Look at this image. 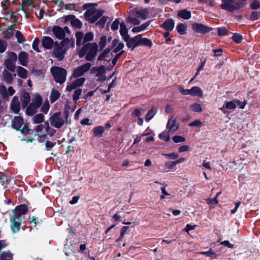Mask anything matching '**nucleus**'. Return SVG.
Segmentation results:
<instances>
[{"mask_svg": "<svg viewBox=\"0 0 260 260\" xmlns=\"http://www.w3.org/2000/svg\"><path fill=\"white\" fill-rule=\"evenodd\" d=\"M50 105L48 101L45 102L41 108V111L44 114H47L49 111Z\"/></svg>", "mask_w": 260, "mask_h": 260, "instance_id": "13d9d810", "label": "nucleus"}, {"mask_svg": "<svg viewBox=\"0 0 260 260\" xmlns=\"http://www.w3.org/2000/svg\"><path fill=\"white\" fill-rule=\"evenodd\" d=\"M151 21H148L146 23L142 24V25L138 26H135L133 28L132 31L136 33L141 32L147 28V27L150 25Z\"/></svg>", "mask_w": 260, "mask_h": 260, "instance_id": "5701e85b", "label": "nucleus"}, {"mask_svg": "<svg viewBox=\"0 0 260 260\" xmlns=\"http://www.w3.org/2000/svg\"><path fill=\"white\" fill-rule=\"evenodd\" d=\"M11 110L15 114L19 113L20 110V105L18 97L15 96L13 97L10 104Z\"/></svg>", "mask_w": 260, "mask_h": 260, "instance_id": "2eb2a0df", "label": "nucleus"}, {"mask_svg": "<svg viewBox=\"0 0 260 260\" xmlns=\"http://www.w3.org/2000/svg\"><path fill=\"white\" fill-rule=\"evenodd\" d=\"M155 114L156 112L153 109L149 110L146 115L145 120L148 122L153 117Z\"/></svg>", "mask_w": 260, "mask_h": 260, "instance_id": "3c124183", "label": "nucleus"}, {"mask_svg": "<svg viewBox=\"0 0 260 260\" xmlns=\"http://www.w3.org/2000/svg\"><path fill=\"white\" fill-rule=\"evenodd\" d=\"M103 10H96L95 8L87 9L84 13V18L90 23L96 22L104 14Z\"/></svg>", "mask_w": 260, "mask_h": 260, "instance_id": "20e7f679", "label": "nucleus"}, {"mask_svg": "<svg viewBox=\"0 0 260 260\" xmlns=\"http://www.w3.org/2000/svg\"><path fill=\"white\" fill-rule=\"evenodd\" d=\"M24 124V120L22 117L20 116H15L12 120L11 126L17 131L20 129Z\"/></svg>", "mask_w": 260, "mask_h": 260, "instance_id": "9b49d317", "label": "nucleus"}, {"mask_svg": "<svg viewBox=\"0 0 260 260\" xmlns=\"http://www.w3.org/2000/svg\"><path fill=\"white\" fill-rule=\"evenodd\" d=\"M27 71L24 68L18 66L17 68V74L18 76L23 79H26L27 77Z\"/></svg>", "mask_w": 260, "mask_h": 260, "instance_id": "c756f323", "label": "nucleus"}, {"mask_svg": "<svg viewBox=\"0 0 260 260\" xmlns=\"http://www.w3.org/2000/svg\"><path fill=\"white\" fill-rule=\"evenodd\" d=\"M260 18V12L253 11L249 15L248 19L251 21H255Z\"/></svg>", "mask_w": 260, "mask_h": 260, "instance_id": "f704fd0d", "label": "nucleus"}, {"mask_svg": "<svg viewBox=\"0 0 260 260\" xmlns=\"http://www.w3.org/2000/svg\"><path fill=\"white\" fill-rule=\"evenodd\" d=\"M40 42L39 38H36L35 40H34L32 44V47L34 50H35L37 52H40L41 51L40 50L38 45Z\"/></svg>", "mask_w": 260, "mask_h": 260, "instance_id": "5fc2aeb1", "label": "nucleus"}, {"mask_svg": "<svg viewBox=\"0 0 260 260\" xmlns=\"http://www.w3.org/2000/svg\"><path fill=\"white\" fill-rule=\"evenodd\" d=\"M42 45L46 49H51L53 46L55 45V42L50 37H44L42 41Z\"/></svg>", "mask_w": 260, "mask_h": 260, "instance_id": "dca6fc26", "label": "nucleus"}, {"mask_svg": "<svg viewBox=\"0 0 260 260\" xmlns=\"http://www.w3.org/2000/svg\"><path fill=\"white\" fill-rule=\"evenodd\" d=\"M141 39V35H138L133 38H131L129 36V38L124 40L126 43V46L129 48L134 49L136 47L140 46V41Z\"/></svg>", "mask_w": 260, "mask_h": 260, "instance_id": "9d476101", "label": "nucleus"}, {"mask_svg": "<svg viewBox=\"0 0 260 260\" xmlns=\"http://www.w3.org/2000/svg\"><path fill=\"white\" fill-rule=\"evenodd\" d=\"M18 60L20 64L24 67H27L28 63V54L24 51H21L18 55Z\"/></svg>", "mask_w": 260, "mask_h": 260, "instance_id": "a211bd4d", "label": "nucleus"}, {"mask_svg": "<svg viewBox=\"0 0 260 260\" xmlns=\"http://www.w3.org/2000/svg\"><path fill=\"white\" fill-rule=\"evenodd\" d=\"M43 102L42 96L37 94L32 99L31 102L26 109V114L28 116H32L37 112V109L41 106Z\"/></svg>", "mask_w": 260, "mask_h": 260, "instance_id": "7ed1b4c3", "label": "nucleus"}, {"mask_svg": "<svg viewBox=\"0 0 260 260\" xmlns=\"http://www.w3.org/2000/svg\"><path fill=\"white\" fill-rule=\"evenodd\" d=\"M120 24L119 18L116 19L112 23L111 29L114 31L117 30L118 29V26Z\"/></svg>", "mask_w": 260, "mask_h": 260, "instance_id": "774afa93", "label": "nucleus"}, {"mask_svg": "<svg viewBox=\"0 0 260 260\" xmlns=\"http://www.w3.org/2000/svg\"><path fill=\"white\" fill-rule=\"evenodd\" d=\"M235 0H222L220 7L223 10L230 12V7L233 4Z\"/></svg>", "mask_w": 260, "mask_h": 260, "instance_id": "b1692460", "label": "nucleus"}, {"mask_svg": "<svg viewBox=\"0 0 260 260\" xmlns=\"http://www.w3.org/2000/svg\"><path fill=\"white\" fill-rule=\"evenodd\" d=\"M44 120V116L42 113H39L34 116L32 118L33 123L35 124L41 123Z\"/></svg>", "mask_w": 260, "mask_h": 260, "instance_id": "7c9ffc66", "label": "nucleus"}, {"mask_svg": "<svg viewBox=\"0 0 260 260\" xmlns=\"http://www.w3.org/2000/svg\"><path fill=\"white\" fill-rule=\"evenodd\" d=\"M12 59H6L5 60L4 64L7 70L11 72L15 71V62Z\"/></svg>", "mask_w": 260, "mask_h": 260, "instance_id": "bb28decb", "label": "nucleus"}, {"mask_svg": "<svg viewBox=\"0 0 260 260\" xmlns=\"http://www.w3.org/2000/svg\"><path fill=\"white\" fill-rule=\"evenodd\" d=\"M174 143H178L180 142H184L185 141V138L182 136L177 135L172 138Z\"/></svg>", "mask_w": 260, "mask_h": 260, "instance_id": "e2e57ef3", "label": "nucleus"}, {"mask_svg": "<svg viewBox=\"0 0 260 260\" xmlns=\"http://www.w3.org/2000/svg\"><path fill=\"white\" fill-rule=\"evenodd\" d=\"M52 31L55 37L59 40L63 39L66 36L64 30L59 26H54L52 28Z\"/></svg>", "mask_w": 260, "mask_h": 260, "instance_id": "ddd939ff", "label": "nucleus"}, {"mask_svg": "<svg viewBox=\"0 0 260 260\" xmlns=\"http://www.w3.org/2000/svg\"><path fill=\"white\" fill-rule=\"evenodd\" d=\"M82 93V89L80 88H77L74 91V93L73 96V100L74 102H76L80 98V96Z\"/></svg>", "mask_w": 260, "mask_h": 260, "instance_id": "864d4df0", "label": "nucleus"}, {"mask_svg": "<svg viewBox=\"0 0 260 260\" xmlns=\"http://www.w3.org/2000/svg\"><path fill=\"white\" fill-rule=\"evenodd\" d=\"M67 51V48L62 47L60 45H59V43L56 41L55 42L52 56L57 58L58 61H61L64 58Z\"/></svg>", "mask_w": 260, "mask_h": 260, "instance_id": "423d86ee", "label": "nucleus"}, {"mask_svg": "<svg viewBox=\"0 0 260 260\" xmlns=\"http://www.w3.org/2000/svg\"><path fill=\"white\" fill-rule=\"evenodd\" d=\"M22 219H18L12 217H10L11 228L13 233H15L19 231Z\"/></svg>", "mask_w": 260, "mask_h": 260, "instance_id": "f3484780", "label": "nucleus"}, {"mask_svg": "<svg viewBox=\"0 0 260 260\" xmlns=\"http://www.w3.org/2000/svg\"><path fill=\"white\" fill-rule=\"evenodd\" d=\"M51 72L55 82L62 84L66 81L67 71L61 67H52Z\"/></svg>", "mask_w": 260, "mask_h": 260, "instance_id": "f03ea898", "label": "nucleus"}, {"mask_svg": "<svg viewBox=\"0 0 260 260\" xmlns=\"http://www.w3.org/2000/svg\"><path fill=\"white\" fill-rule=\"evenodd\" d=\"M3 77L4 80L7 82V84H11L13 81V77L11 73L9 71L5 70L3 72Z\"/></svg>", "mask_w": 260, "mask_h": 260, "instance_id": "a878e982", "label": "nucleus"}, {"mask_svg": "<svg viewBox=\"0 0 260 260\" xmlns=\"http://www.w3.org/2000/svg\"><path fill=\"white\" fill-rule=\"evenodd\" d=\"M245 4L242 1H239L233 3V4L230 7L231 10L230 12H233L235 10H238L240 8L244 7Z\"/></svg>", "mask_w": 260, "mask_h": 260, "instance_id": "c85d7f7f", "label": "nucleus"}, {"mask_svg": "<svg viewBox=\"0 0 260 260\" xmlns=\"http://www.w3.org/2000/svg\"><path fill=\"white\" fill-rule=\"evenodd\" d=\"M160 27L166 31H171L174 28L175 22L173 19H167L163 23L160 25Z\"/></svg>", "mask_w": 260, "mask_h": 260, "instance_id": "4468645a", "label": "nucleus"}, {"mask_svg": "<svg viewBox=\"0 0 260 260\" xmlns=\"http://www.w3.org/2000/svg\"><path fill=\"white\" fill-rule=\"evenodd\" d=\"M124 51L122 50L119 53H117V54L115 56V57L112 60V68H113L117 63L118 59L120 58V57L124 53Z\"/></svg>", "mask_w": 260, "mask_h": 260, "instance_id": "4d7b16f0", "label": "nucleus"}, {"mask_svg": "<svg viewBox=\"0 0 260 260\" xmlns=\"http://www.w3.org/2000/svg\"><path fill=\"white\" fill-rule=\"evenodd\" d=\"M92 131L94 137L100 138L105 132V127L102 125L97 126L93 128Z\"/></svg>", "mask_w": 260, "mask_h": 260, "instance_id": "4be33fe9", "label": "nucleus"}, {"mask_svg": "<svg viewBox=\"0 0 260 260\" xmlns=\"http://www.w3.org/2000/svg\"><path fill=\"white\" fill-rule=\"evenodd\" d=\"M152 42L151 40L147 38H142L141 36V39L140 41V46H147L151 48L152 46Z\"/></svg>", "mask_w": 260, "mask_h": 260, "instance_id": "2f4dec72", "label": "nucleus"}, {"mask_svg": "<svg viewBox=\"0 0 260 260\" xmlns=\"http://www.w3.org/2000/svg\"><path fill=\"white\" fill-rule=\"evenodd\" d=\"M186 28L187 26L185 24L179 23L177 25L176 29L179 35H183L186 34Z\"/></svg>", "mask_w": 260, "mask_h": 260, "instance_id": "72a5a7b5", "label": "nucleus"}, {"mask_svg": "<svg viewBox=\"0 0 260 260\" xmlns=\"http://www.w3.org/2000/svg\"><path fill=\"white\" fill-rule=\"evenodd\" d=\"M85 81V78H80L77 79H76L73 81L74 84H75L76 86L77 87H80L83 85L84 82Z\"/></svg>", "mask_w": 260, "mask_h": 260, "instance_id": "680f3d73", "label": "nucleus"}, {"mask_svg": "<svg viewBox=\"0 0 260 260\" xmlns=\"http://www.w3.org/2000/svg\"><path fill=\"white\" fill-rule=\"evenodd\" d=\"M133 15H136L139 17L142 18L143 19H146L147 18L149 14V11L147 9H141L137 10L132 12Z\"/></svg>", "mask_w": 260, "mask_h": 260, "instance_id": "6ab92c4d", "label": "nucleus"}, {"mask_svg": "<svg viewBox=\"0 0 260 260\" xmlns=\"http://www.w3.org/2000/svg\"><path fill=\"white\" fill-rule=\"evenodd\" d=\"M191 110L195 112H201L202 111L201 105L199 103H193L190 106Z\"/></svg>", "mask_w": 260, "mask_h": 260, "instance_id": "ea45409f", "label": "nucleus"}, {"mask_svg": "<svg viewBox=\"0 0 260 260\" xmlns=\"http://www.w3.org/2000/svg\"><path fill=\"white\" fill-rule=\"evenodd\" d=\"M94 35L92 32H87L84 36L83 43H86L93 39Z\"/></svg>", "mask_w": 260, "mask_h": 260, "instance_id": "603ef678", "label": "nucleus"}, {"mask_svg": "<svg viewBox=\"0 0 260 260\" xmlns=\"http://www.w3.org/2000/svg\"><path fill=\"white\" fill-rule=\"evenodd\" d=\"M0 181L4 187L7 186L8 182V178L1 172H0Z\"/></svg>", "mask_w": 260, "mask_h": 260, "instance_id": "bf43d9fd", "label": "nucleus"}, {"mask_svg": "<svg viewBox=\"0 0 260 260\" xmlns=\"http://www.w3.org/2000/svg\"><path fill=\"white\" fill-rule=\"evenodd\" d=\"M52 2L55 5H58L60 7H61L62 6H64L66 10H70L68 5L64 4L62 0H53L52 1Z\"/></svg>", "mask_w": 260, "mask_h": 260, "instance_id": "0e129e2a", "label": "nucleus"}, {"mask_svg": "<svg viewBox=\"0 0 260 260\" xmlns=\"http://www.w3.org/2000/svg\"><path fill=\"white\" fill-rule=\"evenodd\" d=\"M72 25L77 28H81L82 26V22L78 19L75 17L74 20L72 21Z\"/></svg>", "mask_w": 260, "mask_h": 260, "instance_id": "09e8293b", "label": "nucleus"}, {"mask_svg": "<svg viewBox=\"0 0 260 260\" xmlns=\"http://www.w3.org/2000/svg\"><path fill=\"white\" fill-rule=\"evenodd\" d=\"M107 41V38L106 36L103 35L101 36L99 42L100 51H102L104 49L106 45Z\"/></svg>", "mask_w": 260, "mask_h": 260, "instance_id": "e433bc0d", "label": "nucleus"}, {"mask_svg": "<svg viewBox=\"0 0 260 260\" xmlns=\"http://www.w3.org/2000/svg\"><path fill=\"white\" fill-rule=\"evenodd\" d=\"M120 34L122 36L124 40H126V38H129V35H128V29L126 28V25L124 22H121L120 24Z\"/></svg>", "mask_w": 260, "mask_h": 260, "instance_id": "aec40b11", "label": "nucleus"}, {"mask_svg": "<svg viewBox=\"0 0 260 260\" xmlns=\"http://www.w3.org/2000/svg\"><path fill=\"white\" fill-rule=\"evenodd\" d=\"M60 93L56 89H52L50 95V101L51 103H54L60 97Z\"/></svg>", "mask_w": 260, "mask_h": 260, "instance_id": "cd10ccee", "label": "nucleus"}, {"mask_svg": "<svg viewBox=\"0 0 260 260\" xmlns=\"http://www.w3.org/2000/svg\"><path fill=\"white\" fill-rule=\"evenodd\" d=\"M70 43V40L68 38H64L62 39V40L60 41V43H59V45H60L62 47L64 48H67L66 47V46L69 45Z\"/></svg>", "mask_w": 260, "mask_h": 260, "instance_id": "338daca9", "label": "nucleus"}, {"mask_svg": "<svg viewBox=\"0 0 260 260\" xmlns=\"http://www.w3.org/2000/svg\"><path fill=\"white\" fill-rule=\"evenodd\" d=\"M91 67V64L89 62L79 66L73 70L72 76L74 78H77L82 76L84 74L88 71Z\"/></svg>", "mask_w": 260, "mask_h": 260, "instance_id": "0eeeda50", "label": "nucleus"}, {"mask_svg": "<svg viewBox=\"0 0 260 260\" xmlns=\"http://www.w3.org/2000/svg\"><path fill=\"white\" fill-rule=\"evenodd\" d=\"M126 22L135 25H139L140 23V21L138 19L133 17L131 16H127L126 18Z\"/></svg>", "mask_w": 260, "mask_h": 260, "instance_id": "c03bdc74", "label": "nucleus"}, {"mask_svg": "<svg viewBox=\"0 0 260 260\" xmlns=\"http://www.w3.org/2000/svg\"><path fill=\"white\" fill-rule=\"evenodd\" d=\"M191 95L202 97L203 95L201 88L198 86H193L190 89Z\"/></svg>", "mask_w": 260, "mask_h": 260, "instance_id": "393cba45", "label": "nucleus"}, {"mask_svg": "<svg viewBox=\"0 0 260 260\" xmlns=\"http://www.w3.org/2000/svg\"><path fill=\"white\" fill-rule=\"evenodd\" d=\"M179 124L176 123V118L171 117L170 118L167 124V128L171 134L176 132L179 128Z\"/></svg>", "mask_w": 260, "mask_h": 260, "instance_id": "f8f14e48", "label": "nucleus"}, {"mask_svg": "<svg viewBox=\"0 0 260 260\" xmlns=\"http://www.w3.org/2000/svg\"><path fill=\"white\" fill-rule=\"evenodd\" d=\"M12 258V255L10 253L3 252L1 256L0 260H11Z\"/></svg>", "mask_w": 260, "mask_h": 260, "instance_id": "052dcab7", "label": "nucleus"}, {"mask_svg": "<svg viewBox=\"0 0 260 260\" xmlns=\"http://www.w3.org/2000/svg\"><path fill=\"white\" fill-rule=\"evenodd\" d=\"M75 36L77 39L76 44L77 46H80L82 39H84V34L81 31H79L76 33Z\"/></svg>", "mask_w": 260, "mask_h": 260, "instance_id": "37998d69", "label": "nucleus"}, {"mask_svg": "<svg viewBox=\"0 0 260 260\" xmlns=\"http://www.w3.org/2000/svg\"><path fill=\"white\" fill-rule=\"evenodd\" d=\"M98 52V45L96 43H87L79 51V56L80 58L85 56L86 60L92 61L95 59Z\"/></svg>", "mask_w": 260, "mask_h": 260, "instance_id": "f257e3e1", "label": "nucleus"}, {"mask_svg": "<svg viewBox=\"0 0 260 260\" xmlns=\"http://www.w3.org/2000/svg\"><path fill=\"white\" fill-rule=\"evenodd\" d=\"M250 8L253 10H256L260 8V2L259 0H253L250 4Z\"/></svg>", "mask_w": 260, "mask_h": 260, "instance_id": "de8ad7c7", "label": "nucleus"}, {"mask_svg": "<svg viewBox=\"0 0 260 260\" xmlns=\"http://www.w3.org/2000/svg\"><path fill=\"white\" fill-rule=\"evenodd\" d=\"M108 17L107 16H103L100 18V19L96 22L97 25H100L102 27H104L105 23L107 21Z\"/></svg>", "mask_w": 260, "mask_h": 260, "instance_id": "69168bd1", "label": "nucleus"}, {"mask_svg": "<svg viewBox=\"0 0 260 260\" xmlns=\"http://www.w3.org/2000/svg\"><path fill=\"white\" fill-rule=\"evenodd\" d=\"M165 171L166 172H168L170 171H174L176 170V168L175 166L176 164H164Z\"/></svg>", "mask_w": 260, "mask_h": 260, "instance_id": "6e6d98bb", "label": "nucleus"}, {"mask_svg": "<svg viewBox=\"0 0 260 260\" xmlns=\"http://www.w3.org/2000/svg\"><path fill=\"white\" fill-rule=\"evenodd\" d=\"M200 253L201 254L205 255L208 257H211L212 258H216L217 256V254L211 250L207 251H202L200 252Z\"/></svg>", "mask_w": 260, "mask_h": 260, "instance_id": "8fccbe9b", "label": "nucleus"}, {"mask_svg": "<svg viewBox=\"0 0 260 260\" xmlns=\"http://www.w3.org/2000/svg\"><path fill=\"white\" fill-rule=\"evenodd\" d=\"M217 30L219 37L225 36L229 34V31L224 27H217Z\"/></svg>", "mask_w": 260, "mask_h": 260, "instance_id": "49530a36", "label": "nucleus"}, {"mask_svg": "<svg viewBox=\"0 0 260 260\" xmlns=\"http://www.w3.org/2000/svg\"><path fill=\"white\" fill-rule=\"evenodd\" d=\"M111 50V48L110 47L107 48L105 49L102 53L100 54V55L98 56V60L102 61L105 60V58L108 56V55L110 53Z\"/></svg>", "mask_w": 260, "mask_h": 260, "instance_id": "473e14b6", "label": "nucleus"}, {"mask_svg": "<svg viewBox=\"0 0 260 260\" xmlns=\"http://www.w3.org/2000/svg\"><path fill=\"white\" fill-rule=\"evenodd\" d=\"M96 71L97 73L96 74V77H100V76H102L103 75L106 74V69L105 66H101L97 68Z\"/></svg>", "mask_w": 260, "mask_h": 260, "instance_id": "79ce46f5", "label": "nucleus"}, {"mask_svg": "<svg viewBox=\"0 0 260 260\" xmlns=\"http://www.w3.org/2000/svg\"><path fill=\"white\" fill-rule=\"evenodd\" d=\"M49 120L51 125L57 128H60L65 123V120L60 117V112L54 113L50 117Z\"/></svg>", "mask_w": 260, "mask_h": 260, "instance_id": "39448f33", "label": "nucleus"}, {"mask_svg": "<svg viewBox=\"0 0 260 260\" xmlns=\"http://www.w3.org/2000/svg\"><path fill=\"white\" fill-rule=\"evenodd\" d=\"M177 15L183 19L188 20L191 18V14L190 11L183 9L178 11Z\"/></svg>", "mask_w": 260, "mask_h": 260, "instance_id": "412c9836", "label": "nucleus"}, {"mask_svg": "<svg viewBox=\"0 0 260 260\" xmlns=\"http://www.w3.org/2000/svg\"><path fill=\"white\" fill-rule=\"evenodd\" d=\"M224 106L227 109L234 110L236 108L235 100L230 102H225L224 103Z\"/></svg>", "mask_w": 260, "mask_h": 260, "instance_id": "4c0bfd02", "label": "nucleus"}, {"mask_svg": "<svg viewBox=\"0 0 260 260\" xmlns=\"http://www.w3.org/2000/svg\"><path fill=\"white\" fill-rule=\"evenodd\" d=\"M27 207L25 204L18 206L13 211V215H12L11 217L18 219H21V216L27 213Z\"/></svg>", "mask_w": 260, "mask_h": 260, "instance_id": "1a4fd4ad", "label": "nucleus"}, {"mask_svg": "<svg viewBox=\"0 0 260 260\" xmlns=\"http://www.w3.org/2000/svg\"><path fill=\"white\" fill-rule=\"evenodd\" d=\"M170 132H169L168 131V132L164 131L159 135V138L161 140L168 142L170 141Z\"/></svg>", "mask_w": 260, "mask_h": 260, "instance_id": "c9c22d12", "label": "nucleus"}, {"mask_svg": "<svg viewBox=\"0 0 260 260\" xmlns=\"http://www.w3.org/2000/svg\"><path fill=\"white\" fill-rule=\"evenodd\" d=\"M13 27L12 25H10L8 27L6 31L4 32V34L5 35V38L6 39H10L11 38L13 34Z\"/></svg>", "mask_w": 260, "mask_h": 260, "instance_id": "a19ab883", "label": "nucleus"}, {"mask_svg": "<svg viewBox=\"0 0 260 260\" xmlns=\"http://www.w3.org/2000/svg\"><path fill=\"white\" fill-rule=\"evenodd\" d=\"M15 37L19 43H22L25 41V39L22 32L19 30H17L15 34Z\"/></svg>", "mask_w": 260, "mask_h": 260, "instance_id": "a18cd8bd", "label": "nucleus"}, {"mask_svg": "<svg viewBox=\"0 0 260 260\" xmlns=\"http://www.w3.org/2000/svg\"><path fill=\"white\" fill-rule=\"evenodd\" d=\"M192 29L197 33L206 34L213 30V28L202 23H194L192 24Z\"/></svg>", "mask_w": 260, "mask_h": 260, "instance_id": "6e6552de", "label": "nucleus"}, {"mask_svg": "<svg viewBox=\"0 0 260 260\" xmlns=\"http://www.w3.org/2000/svg\"><path fill=\"white\" fill-rule=\"evenodd\" d=\"M231 38L235 43L238 44L241 43L243 39L242 36L238 33H234Z\"/></svg>", "mask_w": 260, "mask_h": 260, "instance_id": "58836bf2", "label": "nucleus"}]
</instances>
